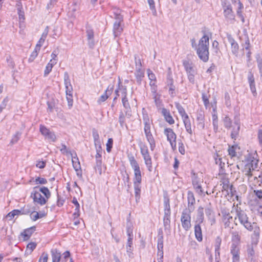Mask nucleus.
<instances>
[{
	"label": "nucleus",
	"instance_id": "obj_37",
	"mask_svg": "<svg viewBox=\"0 0 262 262\" xmlns=\"http://www.w3.org/2000/svg\"><path fill=\"white\" fill-rule=\"evenodd\" d=\"M168 86H169L168 92L171 97H174L176 95V87L173 84V80L170 79L168 81Z\"/></svg>",
	"mask_w": 262,
	"mask_h": 262
},
{
	"label": "nucleus",
	"instance_id": "obj_56",
	"mask_svg": "<svg viewBox=\"0 0 262 262\" xmlns=\"http://www.w3.org/2000/svg\"><path fill=\"white\" fill-rule=\"evenodd\" d=\"M66 93L67 99L68 103V105L70 107H71L73 105V95L72 92L70 93Z\"/></svg>",
	"mask_w": 262,
	"mask_h": 262
},
{
	"label": "nucleus",
	"instance_id": "obj_51",
	"mask_svg": "<svg viewBox=\"0 0 262 262\" xmlns=\"http://www.w3.org/2000/svg\"><path fill=\"white\" fill-rule=\"evenodd\" d=\"M136 69H141L142 66L141 60L137 54L134 55Z\"/></svg>",
	"mask_w": 262,
	"mask_h": 262
},
{
	"label": "nucleus",
	"instance_id": "obj_12",
	"mask_svg": "<svg viewBox=\"0 0 262 262\" xmlns=\"http://www.w3.org/2000/svg\"><path fill=\"white\" fill-rule=\"evenodd\" d=\"M187 201H188V208L184 210H187L188 212H192L194 210V204L195 203V200L193 193L189 190L187 192Z\"/></svg>",
	"mask_w": 262,
	"mask_h": 262
},
{
	"label": "nucleus",
	"instance_id": "obj_43",
	"mask_svg": "<svg viewBox=\"0 0 262 262\" xmlns=\"http://www.w3.org/2000/svg\"><path fill=\"white\" fill-rule=\"evenodd\" d=\"M86 34L88 39H93L94 38V31L89 26H86Z\"/></svg>",
	"mask_w": 262,
	"mask_h": 262
},
{
	"label": "nucleus",
	"instance_id": "obj_4",
	"mask_svg": "<svg viewBox=\"0 0 262 262\" xmlns=\"http://www.w3.org/2000/svg\"><path fill=\"white\" fill-rule=\"evenodd\" d=\"M114 15L115 21L113 26V33L115 37H116L120 36L123 31L121 24L123 20V17L121 14V11L119 9L115 10Z\"/></svg>",
	"mask_w": 262,
	"mask_h": 262
},
{
	"label": "nucleus",
	"instance_id": "obj_61",
	"mask_svg": "<svg viewBox=\"0 0 262 262\" xmlns=\"http://www.w3.org/2000/svg\"><path fill=\"white\" fill-rule=\"evenodd\" d=\"M126 252L129 257H133V251L134 249V247L132 245H126Z\"/></svg>",
	"mask_w": 262,
	"mask_h": 262
},
{
	"label": "nucleus",
	"instance_id": "obj_47",
	"mask_svg": "<svg viewBox=\"0 0 262 262\" xmlns=\"http://www.w3.org/2000/svg\"><path fill=\"white\" fill-rule=\"evenodd\" d=\"M222 243V238L220 236L216 237L215 239L214 247L215 253H218V251H220V247Z\"/></svg>",
	"mask_w": 262,
	"mask_h": 262
},
{
	"label": "nucleus",
	"instance_id": "obj_59",
	"mask_svg": "<svg viewBox=\"0 0 262 262\" xmlns=\"http://www.w3.org/2000/svg\"><path fill=\"white\" fill-rule=\"evenodd\" d=\"M34 182L36 184H46L48 183L47 180L43 178L37 177Z\"/></svg>",
	"mask_w": 262,
	"mask_h": 262
},
{
	"label": "nucleus",
	"instance_id": "obj_48",
	"mask_svg": "<svg viewBox=\"0 0 262 262\" xmlns=\"http://www.w3.org/2000/svg\"><path fill=\"white\" fill-rule=\"evenodd\" d=\"M96 159V165L95 166V168L98 170L99 173L100 174L102 173V158H100V159Z\"/></svg>",
	"mask_w": 262,
	"mask_h": 262
},
{
	"label": "nucleus",
	"instance_id": "obj_50",
	"mask_svg": "<svg viewBox=\"0 0 262 262\" xmlns=\"http://www.w3.org/2000/svg\"><path fill=\"white\" fill-rule=\"evenodd\" d=\"M224 125L227 129H230L231 127L232 121L231 119L226 116L223 119Z\"/></svg>",
	"mask_w": 262,
	"mask_h": 262
},
{
	"label": "nucleus",
	"instance_id": "obj_8",
	"mask_svg": "<svg viewBox=\"0 0 262 262\" xmlns=\"http://www.w3.org/2000/svg\"><path fill=\"white\" fill-rule=\"evenodd\" d=\"M246 161L247 162L246 165H249L253 170L257 168L259 159L257 152L255 151L253 152L248 154L246 157Z\"/></svg>",
	"mask_w": 262,
	"mask_h": 262
},
{
	"label": "nucleus",
	"instance_id": "obj_44",
	"mask_svg": "<svg viewBox=\"0 0 262 262\" xmlns=\"http://www.w3.org/2000/svg\"><path fill=\"white\" fill-rule=\"evenodd\" d=\"M125 114L124 115L122 112H120L119 116V122L121 127L125 126L127 127V125L125 124Z\"/></svg>",
	"mask_w": 262,
	"mask_h": 262
},
{
	"label": "nucleus",
	"instance_id": "obj_25",
	"mask_svg": "<svg viewBox=\"0 0 262 262\" xmlns=\"http://www.w3.org/2000/svg\"><path fill=\"white\" fill-rule=\"evenodd\" d=\"M64 83L66 89V92H72L73 91V88L71 84L69 75L67 72L64 73Z\"/></svg>",
	"mask_w": 262,
	"mask_h": 262
},
{
	"label": "nucleus",
	"instance_id": "obj_58",
	"mask_svg": "<svg viewBox=\"0 0 262 262\" xmlns=\"http://www.w3.org/2000/svg\"><path fill=\"white\" fill-rule=\"evenodd\" d=\"M228 154L231 156V157H235L236 156V152L235 151V147L234 146H229V148L228 149Z\"/></svg>",
	"mask_w": 262,
	"mask_h": 262
},
{
	"label": "nucleus",
	"instance_id": "obj_54",
	"mask_svg": "<svg viewBox=\"0 0 262 262\" xmlns=\"http://www.w3.org/2000/svg\"><path fill=\"white\" fill-rule=\"evenodd\" d=\"M21 214H28L32 212L31 209V206L29 205L25 206L23 208L20 209Z\"/></svg>",
	"mask_w": 262,
	"mask_h": 262
},
{
	"label": "nucleus",
	"instance_id": "obj_39",
	"mask_svg": "<svg viewBox=\"0 0 262 262\" xmlns=\"http://www.w3.org/2000/svg\"><path fill=\"white\" fill-rule=\"evenodd\" d=\"M254 170H253L252 167H250L249 165L245 164L242 171L244 174L249 179L252 177V171Z\"/></svg>",
	"mask_w": 262,
	"mask_h": 262
},
{
	"label": "nucleus",
	"instance_id": "obj_42",
	"mask_svg": "<svg viewBox=\"0 0 262 262\" xmlns=\"http://www.w3.org/2000/svg\"><path fill=\"white\" fill-rule=\"evenodd\" d=\"M21 133L19 132H16L15 134L12 136V138L10 141V144L13 145L16 143L20 139Z\"/></svg>",
	"mask_w": 262,
	"mask_h": 262
},
{
	"label": "nucleus",
	"instance_id": "obj_60",
	"mask_svg": "<svg viewBox=\"0 0 262 262\" xmlns=\"http://www.w3.org/2000/svg\"><path fill=\"white\" fill-rule=\"evenodd\" d=\"M113 140L112 138H109L106 143V151L108 152H110L113 147Z\"/></svg>",
	"mask_w": 262,
	"mask_h": 262
},
{
	"label": "nucleus",
	"instance_id": "obj_2",
	"mask_svg": "<svg viewBox=\"0 0 262 262\" xmlns=\"http://www.w3.org/2000/svg\"><path fill=\"white\" fill-rule=\"evenodd\" d=\"M209 36L206 34L200 39L198 46H195L196 54L199 58L203 61L206 62L209 60Z\"/></svg>",
	"mask_w": 262,
	"mask_h": 262
},
{
	"label": "nucleus",
	"instance_id": "obj_22",
	"mask_svg": "<svg viewBox=\"0 0 262 262\" xmlns=\"http://www.w3.org/2000/svg\"><path fill=\"white\" fill-rule=\"evenodd\" d=\"M36 229L35 226H32L30 228H27L21 233L20 235L23 236L24 241H28Z\"/></svg>",
	"mask_w": 262,
	"mask_h": 262
},
{
	"label": "nucleus",
	"instance_id": "obj_7",
	"mask_svg": "<svg viewBox=\"0 0 262 262\" xmlns=\"http://www.w3.org/2000/svg\"><path fill=\"white\" fill-rule=\"evenodd\" d=\"M141 155L144 160L145 164L149 171H152V161L150 156L149 155L148 147L146 145H143L140 147Z\"/></svg>",
	"mask_w": 262,
	"mask_h": 262
},
{
	"label": "nucleus",
	"instance_id": "obj_34",
	"mask_svg": "<svg viewBox=\"0 0 262 262\" xmlns=\"http://www.w3.org/2000/svg\"><path fill=\"white\" fill-rule=\"evenodd\" d=\"M36 246L37 244L35 242L29 243L27 246L25 255H28L31 254L33 251L36 248Z\"/></svg>",
	"mask_w": 262,
	"mask_h": 262
},
{
	"label": "nucleus",
	"instance_id": "obj_30",
	"mask_svg": "<svg viewBox=\"0 0 262 262\" xmlns=\"http://www.w3.org/2000/svg\"><path fill=\"white\" fill-rule=\"evenodd\" d=\"M205 212L209 220L213 219V221L215 222L214 212L211 203H209V205L205 208Z\"/></svg>",
	"mask_w": 262,
	"mask_h": 262
},
{
	"label": "nucleus",
	"instance_id": "obj_64",
	"mask_svg": "<svg viewBox=\"0 0 262 262\" xmlns=\"http://www.w3.org/2000/svg\"><path fill=\"white\" fill-rule=\"evenodd\" d=\"M48 259V254L46 252H43L39 259V262H47Z\"/></svg>",
	"mask_w": 262,
	"mask_h": 262
},
{
	"label": "nucleus",
	"instance_id": "obj_33",
	"mask_svg": "<svg viewBox=\"0 0 262 262\" xmlns=\"http://www.w3.org/2000/svg\"><path fill=\"white\" fill-rule=\"evenodd\" d=\"M46 215L44 212H38L35 211L31 212L30 214V217L33 221H35L39 219H41Z\"/></svg>",
	"mask_w": 262,
	"mask_h": 262
},
{
	"label": "nucleus",
	"instance_id": "obj_5",
	"mask_svg": "<svg viewBox=\"0 0 262 262\" xmlns=\"http://www.w3.org/2000/svg\"><path fill=\"white\" fill-rule=\"evenodd\" d=\"M219 215L221 216L222 221L224 227L225 228H231L230 225L233 221V218L230 214V209L226 207H222L221 208V213H219Z\"/></svg>",
	"mask_w": 262,
	"mask_h": 262
},
{
	"label": "nucleus",
	"instance_id": "obj_1",
	"mask_svg": "<svg viewBox=\"0 0 262 262\" xmlns=\"http://www.w3.org/2000/svg\"><path fill=\"white\" fill-rule=\"evenodd\" d=\"M127 158L130 166L134 171V187L135 198L137 201L140 198L141 183L142 181L141 172L139 165L133 155L128 154Z\"/></svg>",
	"mask_w": 262,
	"mask_h": 262
},
{
	"label": "nucleus",
	"instance_id": "obj_63",
	"mask_svg": "<svg viewBox=\"0 0 262 262\" xmlns=\"http://www.w3.org/2000/svg\"><path fill=\"white\" fill-rule=\"evenodd\" d=\"M163 225L164 227V229L165 230H170V219H163Z\"/></svg>",
	"mask_w": 262,
	"mask_h": 262
},
{
	"label": "nucleus",
	"instance_id": "obj_35",
	"mask_svg": "<svg viewBox=\"0 0 262 262\" xmlns=\"http://www.w3.org/2000/svg\"><path fill=\"white\" fill-rule=\"evenodd\" d=\"M174 105L182 119L185 118V116H188L183 107L179 102H175Z\"/></svg>",
	"mask_w": 262,
	"mask_h": 262
},
{
	"label": "nucleus",
	"instance_id": "obj_23",
	"mask_svg": "<svg viewBox=\"0 0 262 262\" xmlns=\"http://www.w3.org/2000/svg\"><path fill=\"white\" fill-rule=\"evenodd\" d=\"M204 220V208L199 206L196 210L195 223L202 224Z\"/></svg>",
	"mask_w": 262,
	"mask_h": 262
},
{
	"label": "nucleus",
	"instance_id": "obj_62",
	"mask_svg": "<svg viewBox=\"0 0 262 262\" xmlns=\"http://www.w3.org/2000/svg\"><path fill=\"white\" fill-rule=\"evenodd\" d=\"M147 72L149 79L150 81H156V77L152 71L148 69H147Z\"/></svg>",
	"mask_w": 262,
	"mask_h": 262
},
{
	"label": "nucleus",
	"instance_id": "obj_9",
	"mask_svg": "<svg viewBox=\"0 0 262 262\" xmlns=\"http://www.w3.org/2000/svg\"><path fill=\"white\" fill-rule=\"evenodd\" d=\"M39 186H35L33 188V191L31 193V198L33 200L35 203L38 204L40 205H43L46 204L47 200L43 197L40 193L38 191L37 189Z\"/></svg>",
	"mask_w": 262,
	"mask_h": 262
},
{
	"label": "nucleus",
	"instance_id": "obj_28",
	"mask_svg": "<svg viewBox=\"0 0 262 262\" xmlns=\"http://www.w3.org/2000/svg\"><path fill=\"white\" fill-rule=\"evenodd\" d=\"M201 224L195 223L194 226L195 236L199 242H201L203 239L202 229L200 226Z\"/></svg>",
	"mask_w": 262,
	"mask_h": 262
},
{
	"label": "nucleus",
	"instance_id": "obj_53",
	"mask_svg": "<svg viewBox=\"0 0 262 262\" xmlns=\"http://www.w3.org/2000/svg\"><path fill=\"white\" fill-rule=\"evenodd\" d=\"M119 91L121 92L123 97H127V89L126 86L121 84L120 82L118 83Z\"/></svg>",
	"mask_w": 262,
	"mask_h": 262
},
{
	"label": "nucleus",
	"instance_id": "obj_24",
	"mask_svg": "<svg viewBox=\"0 0 262 262\" xmlns=\"http://www.w3.org/2000/svg\"><path fill=\"white\" fill-rule=\"evenodd\" d=\"M164 133L166 136L167 139L169 142L176 140L177 135L171 128H165Z\"/></svg>",
	"mask_w": 262,
	"mask_h": 262
},
{
	"label": "nucleus",
	"instance_id": "obj_27",
	"mask_svg": "<svg viewBox=\"0 0 262 262\" xmlns=\"http://www.w3.org/2000/svg\"><path fill=\"white\" fill-rule=\"evenodd\" d=\"M52 262H59L61 258V252L57 249H53L51 251Z\"/></svg>",
	"mask_w": 262,
	"mask_h": 262
},
{
	"label": "nucleus",
	"instance_id": "obj_52",
	"mask_svg": "<svg viewBox=\"0 0 262 262\" xmlns=\"http://www.w3.org/2000/svg\"><path fill=\"white\" fill-rule=\"evenodd\" d=\"M209 97H210L209 95H208L204 93H203L202 94V100L203 101L204 104L206 108L208 107V106L209 105Z\"/></svg>",
	"mask_w": 262,
	"mask_h": 262
},
{
	"label": "nucleus",
	"instance_id": "obj_11",
	"mask_svg": "<svg viewBox=\"0 0 262 262\" xmlns=\"http://www.w3.org/2000/svg\"><path fill=\"white\" fill-rule=\"evenodd\" d=\"M39 130L41 134L45 137L46 139H48L51 142H55L56 140V137L54 133L51 132L48 128L43 125H40L39 127Z\"/></svg>",
	"mask_w": 262,
	"mask_h": 262
},
{
	"label": "nucleus",
	"instance_id": "obj_14",
	"mask_svg": "<svg viewBox=\"0 0 262 262\" xmlns=\"http://www.w3.org/2000/svg\"><path fill=\"white\" fill-rule=\"evenodd\" d=\"M230 253L232 254V262L240 261V250L238 246H236L234 244H231L230 247Z\"/></svg>",
	"mask_w": 262,
	"mask_h": 262
},
{
	"label": "nucleus",
	"instance_id": "obj_20",
	"mask_svg": "<svg viewBox=\"0 0 262 262\" xmlns=\"http://www.w3.org/2000/svg\"><path fill=\"white\" fill-rule=\"evenodd\" d=\"M113 87V85H108L104 93L102 94L98 100V103L100 104L104 102L108 98V96L111 95L112 93Z\"/></svg>",
	"mask_w": 262,
	"mask_h": 262
},
{
	"label": "nucleus",
	"instance_id": "obj_10",
	"mask_svg": "<svg viewBox=\"0 0 262 262\" xmlns=\"http://www.w3.org/2000/svg\"><path fill=\"white\" fill-rule=\"evenodd\" d=\"M222 6L224 10V15L227 21H232L235 20V15L232 10V6L230 4L222 3Z\"/></svg>",
	"mask_w": 262,
	"mask_h": 262
},
{
	"label": "nucleus",
	"instance_id": "obj_32",
	"mask_svg": "<svg viewBox=\"0 0 262 262\" xmlns=\"http://www.w3.org/2000/svg\"><path fill=\"white\" fill-rule=\"evenodd\" d=\"M48 33V27H47L45 29V31L42 33L41 36L40 38V39L37 42L36 47H37V48H40L42 46V44L45 41V39L47 36Z\"/></svg>",
	"mask_w": 262,
	"mask_h": 262
},
{
	"label": "nucleus",
	"instance_id": "obj_18",
	"mask_svg": "<svg viewBox=\"0 0 262 262\" xmlns=\"http://www.w3.org/2000/svg\"><path fill=\"white\" fill-rule=\"evenodd\" d=\"M183 65L186 71L187 74L189 73H196V70L191 62L188 60H183Z\"/></svg>",
	"mask_w": 262,
	"mask_h": 262
},
{
	"label": "nucleus",
	"instance_id": "obj_45",
	"mask_svg": "<svg viewBox=\"0 0 262 262\" xmlns=\"http://www.w3.org/2000/svg\"><path fill=\"white\" fill-rule=\"evenodd\" d=\"M40 48H37V47L35 46L34 50L32 52L30 57L28 59V61L29 62H31L34 61L35 58L38 55V53L40 51Z\"/></svg>",
	"mask_w": 262,
	"mask_h": 262
},
{
	"label": "nucleus",
	"instance_id": "obj_46",
	"mask_svg": "<svg viewBox=\"0 0 262 262\" xmlns=\"http://www.w3.org/2000/svg\"><path fill=\"white\" fill-rule=\"evenodd\" d=\"M73 166L76 171L78 172L79 170H80L81 166L80 162L78 161V158H73L72 159Z\"/></svg>",
	"mask_w": 262,
	"mask_h": 262
},
{
	"label": "nucleus",
	"instance_id": "obj_49",
	"mask_svg": "<svg viewBox=\"0 0 262 262\" xmlns=\"http://www.w3.org/2000/svg\"><path fill=\"white\" fill-rule=\"evenodd\" d=\"M151 92L154 93V99L155 100V104L157 106H159L161 103L160 96L158 95L157 93V90L156 89H152Z\"/></svg>",
	"mask_w": 262,
	"mask_h": 262
},
{
	"label": "nucleus",
	"instance_id": "obj_41",
	"mask_svg": "<svg viewBox=\"0 0 262 262\" xmlns=\"http://www.w3.org/2000/svg\"><path fill=\"white\" fill-rule=\"evenodd\" d=\"M192 185L196 191L199 194H201L203 192L202 188L196 179L192 180Z\"/></svg>",
	"mask_w": 262,
	"mask_h": 262
},
{
	"label": "nucleus",
	"instance_id": "obj_29",
	"mask_svg": "<svg viewBox=\"0 0 262 262\" xmlns=\"http://www.w3.org/2000/svg\"><path fill=\"white\" fill-rule=\"evenodd\" d=\"M186 132L190 135L192 134L191 124L189 116L182 119Z\"/></svg>",
	"mask_w": 262,
	"mask_h": 262
},
{
	"label": "nucleus",
	"instance_id": "obj_40",
	"mask_svg": "<svg viewBox=\"0 0 262 262\" xmlns=\"http://www.w3.org/2000/svg\"><path fill=\"white\" fill-rule=\"evenodd\" d=\"M164 212L171 211L170 206V200L167 195L164 196Z\"/></svg>",
	"mask_w": 262,
	"mask_h": 262
},
{
	"label": "nucleus",
	"instance_id": "obj_26",
	"mask_svg": "<svg viewBox=\"0 0 262 262\" xmlns=\"http://www.w3.org/2000/svg\"><path fill=\"white\" fill-rule=\"evenodd\" d=\"M135 76L137 84L141 85L143 78L144 77V70L142 69H136Z\"/></svg>",
	"mask_w": 262,
	"mask_h": 262
},
{
	"label": "nucleus",
	"instance_id": "obj_36",
	"mask_svg": "<svg viewBox=\"0 0 262 262\" xmlns=\"http://www.w3.org/2000/svg\"><path fill=\"white\" fill-rule=\"evenodd\" d=\"M37 190L39 192H41L42 194H43L47 201L50 198L51 192L47 187H40L39 186V188H38Z\"/></svg>",
	"mask_w": 262,
	"mask_h": 262
},
{
	"label": "nucleus",
	"instance_id": "obj_38",
	"mask_svg": "<svg viewBox=\"0 0 262 262\" xmlns=\"http://www.w3.org/2000/svg\"><path fill=\"white\" fill-rule=\"evenodd\" d=\"M232 244H234L236 246H238L241 236H239L238 232H233L232 233Z\"/></svg>",
	"mask_w": 262,
	"mask_h": 262
},
{
	"label": "nucleus",
	"instance_id": "obj_57",
	"mask_svg": "<svg viewBox=\"0 0 262 262\" xmlns=\"http://www.w3.org/2000/svg\"><path fill=\"white\" fill-rule=\"evenodd\" d=\"M243 8H244V6H243V4L241 2H239L238 7V8H237V10L236 11L237 16L239 18L243 16V15L242 14V9H243Z\"/></svg>",
	"mask_w": 262,
	"mask_h": 262
},
{
	"label": "nucleus",
	"instance_id": "obj_31",
	"mask_svg": "<svg viewBox=\"0 0 262 262\" xmlns=\"http://www.w3.org/2000/svg\"><path fill=\"white\" fill-rule=\"evenodd\" d=\"M221 185L222 186V191H226L228 192L229 187L231 185L229 184V180L228 178H226L225 176H224L221 180Z\"/></svg>",
	"mask_w": 262,
	"mask_h": 262
},
{
	"label": "nucleus",
	"instance_id": "obj_55",
	"mask_svg": "<svg viewBox=\"0 0 262 262\" xmlns=\"http://www.w3.org/2000/svg\"><path fill=\"white\" fill-rule=\"evenodd\" d=\"M237 128H234L231 132V137L232 139H235L238 135L239 130L240 129V126L239 124H237Z\"/></svg>",
	"mask_w": 262,
	"mask_h": 262
},
{
	"label": "nucleus",
	"instance_id": "obj_3",
	"mask_svg": "<svg viewBox=\"0 0 262 262\" xmlns=\"http://www.w3.org/2000/svg\"><path fill=\"white\" fill-rule=\"evenodd\" d=\"M232 208H235L236 212V216L234 219V224L237 225L236 220L238 219L239 223L244 226V227L248 231H251L253 229V227L252 223L249 221V218L248 216L245 211L243 210L241 207H238L237 205L235 207V204H233Z\"/></svg>",
	"mask_w": 262,
	"mask_h": 262
},
{
	"label": "nucleus",
	"instance_id": "obj_16",
	"mask_svg": "<svg viewBox=\"0 0 262 262\" xmlns=\"http://www.w3.org/2000/svg\"><path fill=\"white\" fill-rule=\"evenodd\" d=\"M158 243H157V255L161 256V257L163 256V235L162 233L161 234L160 233V232L158 233Z\"/></svg>",
	"mask_w": 262,
	"mask_h": 262
},
{
	"label": "nucleus",
	"instance_id": "obj_6",
	"mask_svg": "<svg viewBox=\"0 0 262 262\" xmlns=\"http://www.w3.org/2000/svg\"><path fill=\"white\" fill-rule=\"evenodd\" d=\"M191 213L188 212L187 210H183L182 212L181 216L182 226L186 231H188L191 227Z\"/></svg>",
	"mask_w": 262,
	"mask_h": 262
},
{
	"label": "nucleus",
	"instance_id": "obj_21",
	"mask_svg": "<svg viewBox=\"0 0 262 262\" xmlns=\"http://www.w3.org/2000/svg\"><path fill=\"white\" fill-rule=\"evenodd\" d=\"M122 102L123 107L125 108V114L126 116L129 118L132 116L130 107L127 97H122Z\"/></svg>",
	"mask_w": 262,
	"mask_h": 262
},
{
	"label": "nucleus",
	"instance_id": "obj_13",
	"mask_svg": "<svg viewBox=\"0 0 262 262\" xmlns=\"http://www.w3.org/2000/svg\"><path fill=\"white\" fill-rule=\"evenodd\" d=\"M227 37L228 42L231 44V52L233 54L237 56L239 50V46L237 42L232 37V35L230 34H227Z\"/></svg>",
	"mask_w": 262,
	"mask_h": 262
},
{
	"label": "nucleus",
	"instance_id": "obj_17",
	"mask_svg": "<svg viewBox=\"0 0 262 262\" xmlns=\"http://www.w3.org/2000/svg\"><path fill=\"white\" fill-rule=\"evenodd\" d=\"M146 138L150 145V149L153 151L156 147V142L151 130L144 132Z\"/></svg>",
	"mask_w": 262,
	"mask_h": 262
},
{
	"label": "nucleus",
	"instance_id": "obj_19",
	"mask_svg": "<svg viewBox=\"0 0 262 262\" xmlns=\"http://www.w3.org/2000/svg\"><path fill=\"white\" fill-rule=\"evenodd\" d=\"M161 113L164 116L165 120L169 124H173L174 123V120L171 115L169 110L165 108H163L161 111Z\"/></svg>",
	"mask_w": 262,
	"mask_h": 262
},
{
	"label": "nucleus",
	"instance_id": "obj_15",
	"mask_svg": "<svg viewBox=\"0 0 262 262\" xmlns=\"http://www.w3.org/2000/svg\"><path fill=\"white\" fill-rule=\"evenodd\" d=\"M248 80L249 83L251 91L253 94V96H255L257 95V93L255 84V79L253 74L252 73L251 70H250L248 72Z\"/></svg>",
	"mask_w": 262,
	"mask_h": 262
}]
</instances>
